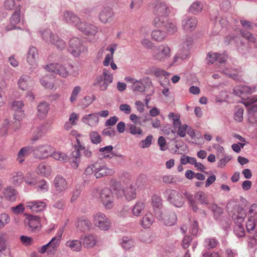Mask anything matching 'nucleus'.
Returning a JSON list of instances; mask_svg holds the SVG:
<instances>
[{
	"instance_id": "obj_1",
	"label": "nucleus",
	"mask_w": 257,
	"mask_h": 257,
	"mask_svg": "<svg viewBox=\"0 0 257 257\" xmlns=\"http://www.w3.org/2000/svg\"><path fill=\"white\" fill-rule=\"evenodd\" d=\"M171 49L166 44L156 47L153 51V59L157 62H164L171 57Z\"/></svg>"
},
{
	"instance_id": "obj_2",
	"label": "nucleus",
	"mask_w": 257,
	"mask_h": 257,
	"mask_svg": "<svg viewBox=\"0 0 257 257\" xmlns=\"http://www.w3.org/2000/svg\"><path fill=\"white\" fill-rule=\"evenodd\" d=\"M71 135L76 137L77 145H75L74 148L75 151H73L71 154V159L73 160L71 161V164L72 167L77 168L78 166L79 162V158L80 156V151L81 150H84V147L82 145L78 137H79L81 135L78 134L77 131L72 130L70 133Z\"/></svg>"
},
{
	"instance_id": "obj_3",
	"label": "nucleus",
	"mask_w": 257,
	"mask_h": 257,
	"mask_svg": "<svg viewBox=\"0 0 257 257\" xmlns=\"http://www.w3.org/2000/svg\"><path fill=\"white\" fill-rule=\"evenodd\" d=\"M41 35L45 41H49L58 49H63L65 47L64 41L60 39L57 35L52 34L49 30H44L42 32Z\"/></svg>"
},
{
	"instance_id": "obj_4",
	"label": "nucleus",
	"mask_w": 257,
	"mask_h": 257,
	"mask_svg": "<svg viewBox=\"0 0 257 257\" xmlns=\"http://www.w3.org/2000/svg\"><path fill=\"white\" fill-rule=\"evenodd\" d=\"M93 223L96 227L103 231L109 230L111 226L110 220L101 212L97 213L93 216Z\"/></svg>"
},
{
	"instance_id": "obj_5",
	"label": "nucleus",
	"mask_w": 257,
	"mask_h": 257,
	"mask_svg": "<svg viewBox=\"0 0 257 257\" xmlns=\"http://www.w3.org/2000/svg\"><path fill=\"white\" fill-rule=\"evenodd\" d=\"M45 69L48 72L57 74L62 78H66L69 75L68 69L61 63H50L46 66Z\"/></svg>"
},
{
	"instance_id": "obj_6",
	"label": "nucleus",
	"mask_w": 257,
	"mask_h": 257,
	"mask_svg": "<svg viewBox=\"0 0 257 257\" xmlns=\"http://www.w3.org/2000/svg\"><path fill=\"white\" fill-rule=\"evenodd\" d=\"M156 217L165 226H171L174 225L177 220L176 214L173 212L166 211L162 213V211H158L156 213Z\"/></svg>"
},
{
	"instance_id": "obj_7",
	"label": "nucleus",
	"mask_w": 257,
	"mask_h": 257,
	"mask_svg": "<svg viewBox=\"0 0 257 257\" xmlns=\"http://www.w3.org/2000/svg\"><path fill=\"white\" fill-rule=\"evenodd\" d=\"M86 51L83 41L77 37H73L69 41V51L74 56H78Z\"/></svg>"
},
{
	"instance_id": "obj_8",
	"label": "nucleus",
	"mask_w": 257,
	"mask_h": 257,
	"mask_svg": "<svg viewBox=\"0 0 257 257\" xmlns=\"http://www.w3.org/2000/svg\"><path fill=\"white\" fill-rule=\"evenodd\" d=\"M99 200L105 208H111L114 202V197L111 190L107 188L101 190L100 192Z\"/></svg>"
},
{
	"instance_id": "obj_9",
	"label": "nucleus",
	"mask_w": 257,
	"mask_h": 257,
	"mask_svg": "<svg viewBox=\"0 0 257 257\" xmlns=\"http://www.w3.org/2000/svg\"><path fill=\"white\" fill-rule=\"evenodd\" d=\"M34 155L39 159H45L51 156L53 152V148L48 144L39 145L34 150Z\"/></svg>"
},
{
	"instance_id": "obj_10",
	"label": "nucleus",
	"mask_w": 257,
	"mask_h": 257,
	"mask_svg": "<svg viewBox=\"0 0 257 257\" xmlns=\"http://www.w3.org/2000/svg\"><path fill=\"white\" fill-rule=\"evenodd\" d=\"M60 243V241L52 238L47 244L39 248L38 251L42 254L47 252L48 255H54L58 249Z\"/></svg>"
},
{
	"instance_id": "obj_11",
	"label": "nucleus",
	"mask_w": 257,
	"mask_h": 257,
	"mask_svg": "<svg viewBox=\"0 0 257 257\" xmlns=\"http://www.w3.org/2000/svg\"><path fill=\"white\" fill-rule=\"evenodd\" d=\"M165 194L170 202L176 207H181L184 204V199L182 195L177 191L172 189H167L166 190Z\"/></svg>"
},
{
	"instance_id": "obj_12",
	"label": "nucleus",
	"mask_w": 257,
	"mask_h": 257,
	"mask_svg": "<svg viewBox=\"0 0 257 257\" xmlns=\"http://www.w3.org/2000/svg\"><path fill=\"white\" fill-rule=\"evenodd\" d=\"M95 174H94L96 178H101L103 177L112 175L114 171L112 169L108 168L105 164L100 163H95Z\"/></svg>"
},
{
	"instance_id": "obj_13",
	"label": "nucleus",
	"mask_w": 257,
	"mask_h": 257,
	"mask_svg": "<svg viewBox=\"0 0 257 257\" xmlns=\"http://www.w3.org/2000/svg\"><path fill=\"white\" fill-rule=\"evenodd\" d=\"M207 59L212 64L217 62L219 66H222L227 61L228 56L225 53L219 54L217 53L209 52L207 54Z\"/></svg>"
},
{
	"instance_id": "obj_14",
	"label": "nucleus",
	"mask_w": 257,
	"mask_h": 257,
	"mask_svg": "<svg viewBox=\"0 0 257 257\" xmlns=\"http://www.w3.org/2000/svg\"><path fill=\"white\" fill-rule=\"evenodd\" d=\"M76 27L80 31L88 36H94L97 32V27L92 24L80 22L79 25H76Z\"/></svg>"
},
{
	"instance_id": "obj_15",
	"label": "nucleus",
	"mask_w": 257,
	"mask_h": 257,
	"mask_svg": "<svg viewBox=\"0 0 257 257\" xmlns=\"http://www.w3.org/2000/svg\"><path fill=\"white\" fill-rule=\"evenodd\" d=\"M54 186L58 193H63L68 188V182L61 176H57L54 180Z\"/></svg>"
},
{
	"instance_id": "obj_16",
	"label": "nucleus",
	"mask_w": 257,
	"mask_h": 257,
	"mask_svg": "<svg viewBox=\"0 0 257 257\" xmlns=\"http://www.w3.org/2000/svg\"><path fill=\"white\" fill-rule=\"evenodd\" d=\"M26 206L27 208L30 209L33 212H39L43 211L46 204L44 202L34 200L27 201L26 203Z\"/></svg>"
},
{
	"instance_id": "obj_17",
	"label": "nucleus",
	"mask_w": 257,
	"mask_h": 257,
	"mask_svg": "<svg viewBox=\"0 0 257 257\" xmlns=\"http://www.w3.org/2000/svg\"><path fill=\"white\" fill-rule=\"evenodd\" d=\"M169 13V7L164 2L157 4L153 9V13L155 16H168Z\"/></svg>"
},
{
	"instance_id": "obj_18",
	"label": "nucleus",
	"mask_w": 257,
	"mask_h": 257,
	"mask_svg": "<svg viewBox=\"0 0 257 257\" xmlns=\"http://www.w3.org/2000/svg\"><path fill=\"white\" fill-rule=\"evenodd\" d=\"M197 20L195 17H187L184 19L182 23L183 29L186 32H192L196 27Z\"/></svg>"
},
{
	"instance_id": "obj_19",
	"label": "nucleus",
	"mask_w": 257,
	"mask_h": 257,
	"mask_svg": "<svg viewBox=\"0 0 257 257\" xmlns=\"http://www.w3.org/2000/svg\"><path fill=\"white\" fill-rule=\"evenodd\" d=\"M82 245L85 248H89L94 246L97 242L96 236L92 234H86L80 238Z\"/></svg>"
},
{
	"instance_id": "obj_20",
	"label": "nucleus",
	"mask_w": 257,
	"mask_h": 257,
	"mask_svg": "<svg viewBox=\"0 0 257 257\" xmlns=\"http://www.w3.org/2000/svg\"><path fill=\"white\" fill-rule=\"evenodd\" d=\"M99 119L98 114L94 113L84 115L81 120L83 123L91 127H95L97 125Z\"/></svg>"
},
{
	"instance_id": "obj_21",
	"label": "nucleus",
	"mask_w": 257,
	"mask_h": 257,
	"mask_svg": "<svg viewBox=\"0 0 257 257\" xmlns=\"http://www.w3.org/2000/svg\"><path fill=\"white\" fill-rule=\"evenodd\" d=\"M113 13L110 8H104L100 13L99 18L103 23H106L112 21Z\"/></svg>"
},
{
	"instance_id": "obj_22",
	"label": "nucleus",
	"mask_w": 257,
	"mask_h": 257,
	"mask_svg": "<svg viewBox=\"0 0 257 257\" xmlns=\"http://www.w3.org/2000/svg\"><path fill=\"white\" fill-rule=\"evenodd\" d=\"M125 80L132 84V89L135 91L143 92L145 90V86L141 80H137L130 77L125 78Z\"/></svg>"
},
{
	"instance_id": "obj_23",
	"label": "nucleus",
	"mask_w": 257,
	"mask_h": 257,
	"mask_svg": "<svg viewBox=\"0 0 257 257\" xmlns=\"http://www.w3.org/2000/svg\"><path fill=\"white\" fill-rule=\"evenodd\" d=\"M32 84L31 77L27 75H23L19 79L18 85L20 89L22 90H26Z\"/></svg>"
},
{
	"instance_id": "obj_24",
	"label": "nucleus",
	"mask_w": 257,
	"mask_h": 257,
	"mask_svg": "<svg viewBox=\"0 0 257 257\" xmlns=\"http://www.w3.org/2000/svg\"><path fill=\"white\" fill-rule=\"evenodd\" d=\"M20 10L18 9L15 11L10 18V25L6 27V31H10L17 28L16 25L20 22Z\"/></svg>"
},
{
	"instance_id": "obj_25",
	"label": "nucleus",
	"mask_w": 257,
	"mask_h": 257,
	"mask_svg": "<svg viewBox=\"0 0 257 257\" xmlns=\"http://www.w3.org/2000/svg\"><path fill=\"white\" fill-rule=\"evenodd\" d=\"M3 193L6 199L11 202H14L16 200L18 192L13 187H7L4 189Z\"/></svg>"
},
{
	"instance_id": "obj_26",
	"label": "nucleus",
	"mask_w": 257,
	"mask_h": 257,
	"mask_svg": "<svg viewBox=\"0 0 257 257\" xmlns=\"http://www.w3.org/2000/svg\"><path fill=\"white\" fill-rule=\"evenodd\" d=\"M64 20L67 23L74 25H79L80 19L76 15L70 11H66L64 14Z\"/></svg>"
},
{
	"instance_id": "obj_27",
	"label": "nucleus",
	"mask_w": 257,
	"mask_h": 257,
	"mask_svg": "<svg viewBox=\"0 0 257 257\" xmlns=\"http://www.w3.org/2000/svg\"><path fill=\"white\" fill-rule=\"evenodd\" d=\"M65 245L72 251L79 252L82 249L81 241L77 239H69L66 242Z\"/></svg>"
},
{
	"instance_id": "obj_28",
	"label": "nucleus",
	"mask_w": 257,
	"mask_h": 257,
	"mask_svg": "<svg viewBox=\"0 0 257 257\" xmlns=\"http://www.w3.org/2000/svg\"><path fill=\"white\" fill-rule=\"evenodd\" d=\"M187 50L178 49L177 53L173 57V61L171 65H175L180 63L183 60L188 57Z\"/></svg>"
},
{
	"instance_id": "obj_29",
	"label": "nucleus",
	"mask_w": 257,
	"mask_h": 257,
	"mask_svg": "<svg viewBox=\"0 0 257 257\" xmlns=\"http://www.w3.org/2000/svg\"><path fill=\"white\" fill-rule=\"evenodd\" d=\"M49 110V105L47 102H41L37 106V115L39 118L46 117Z\"/></svg>"
},
{
	"instance_id": "obj_30",
	"label": "nucleus",
	"mask_w": 257,
	"mask_h": 257,
	"mask_svg": "<svg viewBox=\"0 0 257 257\" xmlns=\"http://www.w3.org/2000/svg\"><path fill=\"white\" fill-rule=\"evenodd\" d=\"M28 221L29 229L31 231H34L40 226V218L37 216L28 215L26 218Z\"/></svg>"
},
{
	"instance_id": "obj_31",
	"label": "nucleus",
	"mask_w": 257,
	"mask_h": 257,
	"mask_svg": "<svg viewBox=\"0 0 257 257\" xmlns=\"http://www.w3.org/2000/svg\"><path fill=\"white\" fill-rule=\"evenodd\" d=\"M36 171L38 174H40L45 177H48L51 175L52 169L50 166L44 163H41L36 168Z\"/></svg>"
},
{
	"instance_id": "obj_32",
	"label": "nucleus",
	"mask_w": 257,
	"mask_h": 257,
	"mask_svg": "<svg viewBox=\"0 0 257 257\" xmlns=\"http://www.w3.org/2000/svg\"><path fill=\"white\" fill-rule=\"evenodd\" d=\"M122 191L126 199L128 201L135 199L136 197V188L131 184L128 186L123 188Z\"/></svg>"
},
{
	"instance_id": "obj_33",
	"label": "nucleus",
	"mask_w": 257,
	"mask_h": 257,
	"mask_svg": "<svg viewBox=\"0 0 257 257\" xmlns=\"http://www.w3.org/2000/svg\"><path fill=\"white\" fill-rule=\"evenodd\" d=\"M33 151V147L31 146H27L22 148L18 154L17 160L20 164L22 163L25 159V158L28 157Z\"/></svg>"
},
{
	"instance_id": "obj_34",
	"label": "nucleus",
	"mask_w": 257,
	"mask_h": 257,
	"mask_svg": "<svg viewBox=\"0 0 257 257\" xmlns=\"http://www.w3.org/2000/svg\"><path fill=\"white\" fill-rule=\"evenodd\" d=\"M151 38L153 40L161 42L167 37V33L160 30H154L151 33Z\"/></svg>"
},
{
	"instance_id": "obj_35",
	"label": "nucleus",
	"mask_w": 257,
	"mask_h": 257,
	"mask_svg": "<svg viewBox=\"0 0 257 257\" xmlns=\"http://www.w3.org/2000/svg\"><path fill=\"white\" fill-rule=\"evenodd\" d=\"M38 52L35 47H31L28 53L27 61L30 65H34L36 63L38 58Z\"/></svg>"
},
{
	"instance_id": "obj_36",
	"label": "nucleus",
	"mask_w": 257,
	"mask_h": 257,
	"mask_svg": "<svg viewBox=\"0 0 257 257\" xmlns=\"http://www.w3.org/2000/svg\"><path fill=\"white\" fill-rule=\"evenodd\" d=\"M246 217V214L242 209H238L232 215V219L235 224H242Z\"/></svg>"
},
{
	"instance_id": "obj_37",
	"label": "nucleus",
	"mask_w": 257,
	"mask_h": 257,
	"mask_svg": "<svg viewBox=\"0 0 257 257\" xmlns=\"http://www.w3.org/2000/svg\"><path fill=\"white\" fill-rule=\"evenodd\" d=\"M154 218L151 213H146L141 220V225L144 228H149L153 224Z\"/></svg>"
},
{
	"instance_id": "obj_38",
	"label": "nucleus",
	"mask_w": 257,
	"mask_h": 257,
	"mask_svg": "<svg viewBox=\"0 0 257 257\" xmlns=\"http://www.w3.org/2000/svg\"><path fill=\"white\" fill-rule=\"evenodd\" d=\"M145 203L143 201H138L133 207L132 213L135 216H140L145 210Z\"/></svg>"
},
{
	"instance_id": "obj_39",
	"label": "nucleus",
	"mask_w": 257,
	"mask_h": 257,
	"mask_svg": "<svg viewBox=\"0 0 257 257\" xmlns=\"http://www.w3.org/2000/svg\"><path fill=\"white\" fill-rule=\"evenodd\" d=\"M218 244L219 242L215 237L206 238L203 242L204 246L207 249L214 248Z\"/></svg>"
},
{
	"instance_id": "obj_40",
	"label": "nucleus",
	"mask_w": 257,
	"mask_h": 257,
	"mask_svg": "<svg viewBox=\"0 0 257 257\" xmlns=\"http://www.w3.org/2000/svg\"><path fill=\"white\" fill-rule=\"evenodd\" d=\"M152 204L154 208L155 214L158 211H161L162 202L161 198L157 195H154L152 198Z\"/></svg>"
},
{
	"instance_id": "obj_41",
	"label": "nucleus",
	"mask_w": 257,
	"mask_h": 257,
	"mask_svg": "<svg viewBox=\"0 0 257 257\" xmlns=\"http://www.w3.org/2000/svg\"><path fill=\"white\" fill-rule=\"evenodd\" d=\"M167 17L155 16V18L152 22L153 25L158 28L164 27L168 21Z\"/></svg>"
},
{
	"instance_id": "obj_42",
	"label": "nucleus",
	"mask_w": 257,
	"mask_h": 257,
	"mask_svg": "<svg viewBox=\"0 0 257 257\" xmlns=\"http://www.w3.org/2000/svg\"><path fill=\"white\" fill-rule=\"evenodd\" d=\"M109 85V84L107 83V82L103 80L102 76H100L99 75L96 77L93 83V86H99V89L101 91L106 90Z\"/></svg>"
},
{
	"instance_id": "obj_43",
	"label": "nucleus",
	"mask_w": 257,
	"mask_h": 257,
	"mask_svg": "<svg viewBox=\"0 0 257 257\" xmlns=\"http://www.w3.org/2000/svg\"><path fill=\"white\" fill-rule=\"evenodd\" d=\"M234 91L236 95H240L245 93H251L254 91V89L247 86L240 85L235 87Z\"/></svg>"
},
{
	"instance_id": "obj_44",
	"label": "nucleus",
	"mask_w": 257,
	"mask_h": 257,
	"mask_svg": "<svg viewBox=\"0 0 257 257\" xmlns=\"http://www.w3.org/2000/svg\"><path fill=\"white\" fill-rule=\"evenodd\" d=\"M95 163L91 164L88 166L84 171L82 177L83 179L86 181L88 179H91L93 177V173L95 174Z\"/></svg>"
},
{
	"instance_id": "obj_45",
	"label": "nucleus",
	"mask_w": 257,
	"mask_h": 257,
	"mask_svg": "<svg viewBox=\"0 0 257 257\" xmlns=\"http://www.w3.org/2000/svg\"><path fill=\"white\" fill-rule=\"evenodd\" d=\"M91 226L90 220L87 219H80L77 222V227L82 231L88 230Z\"/></svg>"
},
{
	"instance_id": "obj_46",
	"label": "nucleus",
	"mask_w": 257,
	"mask_h": 257,
	"mask_svg": "<svg viewBox=\"0 0 257 257\" xmlns=\"http://www.w3.org/2000/svg\"><path fill=\"white\" fill-rule=\"evenodd\" d=\"M203 8V4L200 2H194L190 7L189 11L193 14H197L200 13Z\"/></svg>"
},
{
	"instance_id": "obj_47",
	"label": "nucleus",
	"mask_w": 257,
	"mask_h": 257,
	"mask_svg": "<svg viewBox=\"0 0 257 257\" xmlns=\"http://www.w3.org/2000/svg\"><path fill=\"white\" fill-rule=\"evenodd\" d=\"M52 156L54 159L57 161L66 162L68 160V157L65 154L59 151H54L53 149V152L52 153Z\"/></svg>"
},
{
	"instance_id": "obj_48",
	"label": "nucleus",
	"mask_w": 257,
	"mask_h": 257,
	"mask_svg": "<svg viewBox=\"0 0 257 257\" xmlns=\"http://www.w3.org/2000/svg\"><path fill=\"white\" fill-rule=\"evenodd\" d=\"M12 182L15 185H19L24 179V177L22 172H15L13 174Z\"/></svg>"
},
{
	"instance_id": "obj_49",
	"label": "nucleus",
	"mask_w": 257,
	"mask_h": 257,
	"mask_svg": "<svg viewBox=\"0 0 257 257\" xmlns=\"http://www.w3.org/2000/svg\"><path fill=\"white\" fill-rule=\"evenodd\" d=\"M134 240L131 237L124 236L122 239L121 245L125 249H129L134 246Z\"/></svg>"
},
{
	"instance_id": "obj_50",
	"label": "nucleus",
	"mask_w": 257,
	"mask_h": 257,
	"mask_svg": "<svg viewBox=\"0 0 257 257\" xmlns=\"http://www.w3.org/2000/svg\"><path fill=\"white\" fill-rule=\"evenodd\" d=\"M193 39L191 37L187 38L179 46V49L183 50H187V54H189V50L193 44Z\"/></svg>"
},
{
	"instance_id": "obj_51",
	"label": "nucleus",
	"mask_w": 257,
	"mask_h": 257,
	"mask_svg": "<svg viewBox=\"0 0 257 257\" xmlns=\"http://www.w3.org/2000/svg\"><path fill=\"white\" fill-rule=\"evenodd\" d=\"M44 128L43 126L37 127L35 131L31 140L33 141H36L40 139L44 134Z\"/></svg>"
},
{
	"instance_id": "obj_52",
	"label": "nucleus",
	"mask_w": 257,
	"mask_h": 257,
	"mask_svg": "<svg viewBox=\"0 0 257 257\" xmlns=\"http://www.w3.org/2000/svg\"><path fill=\"white\" fill-rule=\"evenodd\" d=\"M91 142L94 144H98L101 142L102 139L100 135L95 131L91 132L89 134Z\"/></svg>"
},
{
	"instance_id": "obj_53",
	"label": "nucleus",
	"mask_w": 257,
	"mask_h": 257,
	"mask_svg": "<svg viewBox=\"0 0 257 257\" xmlns=\"http://www.w3.org/2000/svg\"><path fill=\"white\" fill-rule=\"evenodd\" d=\"M168 117L173 120V124L174 128H176L178 125L181 124V121L180 120V114L170 112L168 115Z\"/></svg>"
},
{
	"instance_id": "obj_54",
	"label": "nucleus",
	"mask_w": 257,
	"mask_h": 257,
	"mask_svg": "<svg viewBox=\"0 0 257 257\" xmlns=\"http://www.w3.org/2000/svg\"><path fill=\"white\" fill-rule=\"evenodd\" d=\"M164 27L166 28L168 34L171 35L175 33L177 30L176 24L171 21L168 20Z\"/></svg>"
},
{
	"instance_id": "obj_55",
	"label": "nucleus",
	"mask_w": 257,
	"mask_h": 257,
	"mask_svg": "<svg viewBox=\"0 0 257 257\" xmlns=\"http://www.w3.org/2000/svg\"><path fill=\"white\" fill-rule=\"evenodd\" d=\"M195 198L201 204H208L207 197L205 194L202 191L198 192L195 195Z\"/></svg>"
},
{
	"instance_id": "obj_56",
	"label": "nucleus",
	"mask_w": 257,
	"mask_h": 257,
	"mask_svg": "<svg viewBox=\"0 0 257 257\" xmlns=\"http://www.w3.org/2000/svg\"><path fill=\"white\" fill-rule=\"evenodd\" d=\"M100 76H102L103 80L107 82L109 84L112 83L113 80V75L110 72L106 69L103 70V72Z\"/></svg>"
},
{
	"instance_id": "obj_57",
	"label": "nucleus",
	"mask_w": 257,
	"mask_h": 257,
	"mask_svg": "<svg viewBox=\"0 0 257 257\" xmlns=\"http://www.w3.org/2000/svg\"><path fill=\"white\" fill-rule=\"evenodd\" d=\"M234 232L238 237L244 236L245 231L243 225L241 224H235L234 228Z\"/></svg>"
},
{
	"instance_id": "obj_58",
	"label": "nucleus",
	"mask_w": 257,
	"mask_h": 257,
	"mask_svg": "<svg viewBox=\"0 0 257 257\" xmlns=\"http://www.w3.org/2000/svg\"><path fill=\"white\" fill-rule=\"evenodd\" d=\"M209 208L212 210L216 218H218L223 213V209L216 204H210Z\"/></svg>"
},
{
	"instance_id": "obj_59",
	"label": "nucleus",
	"mask_w": 257,
	"mask_h": 257,
	"mask_svg": "<svg viewBox=\"0 0 257 257\" xmlns=\"http://www.w3.org/2000/svg\"><path fill=\"white\" fill-rule=\"evenodd\" d=\"M81 91V87L79 86H76L74 87L71 94L70 101L73 103L75 102L77 98V96Z\"/></svg>"
},
{
	"instance_id": "obj_60",
	"label": "nucleus",
	"mask_w": 257,
	"mask_h": 257,
	"mask_svg": "<svg viewBox=\"0 0 257 257\" xmlns=\"http://www.w3.org/2000/svg\"><path fill=\"white\" fill-rule=\"evenodd\" d=\"M113 147L112 146L109 145L105 147L101 148L99 149V152L103 153L104 157L108 158L112 157V154L111 152L113 150Z\"/></svg>"
},
{
	"instance_id": "obj_61",
	"label": "nucleus",
	"mask_w": 257,
	"mask_h": 257,
	"mask_svg": "<svg viewBox=\"0 0 257 257\" xmlns=\"http://www.w3.org/2000/svg\"><path fill=\"white\" fill-rule=\"evenodd\" d=\"M219 71L234 80H238L239 79L238 76L239 72L237 70H235V72L233 73H230L228 69L224 70L221 69Z\"/></svg>"
},
{
	"instance_id": "obj_62",
	"label": "nucleus",
	"mask_w": 257,
	"mask_h": 257,
	"mask_svg": "<svg viewBox=\"0 0 257 257\" xmlns=\"http://www.w3.org/2000/svg\"><path fill=\"white\" fill-rule=\"evenodd\" d=\"M94 100H95L94 97L92 98L90 96H86L82 99L81 105L83 108H85L90 105Z\"/></svg>"
},
{
	"instance_id": "obj_63",
	"label": "nucleus",
	"mask_w": 257,
	"mask_h": 257,
	"mask_svg": "<svg viewBox=\"0 0 257 257\" xmlns=\"http://www.w3.org/2000/svg\"><path fill=\"white\" fill-rule=\"evenodd\" d=\"M255 226V220L252 215H250L246 223V227L247 231L249 232L254 229Z\"/></svg>"
},
{
	"instance_id": "obj_64",
	"label": "nucleus",
	"mask_w": 257,
	"mask_h": 257,
	"mask_svg": "<svg viewBox=\"0 0 257 257\" xmlns=\"http://www.w3.org/2000/svg\"><path fill=\"white\" fill-rule=\"evenodd\" d=\"M24 106V103L22 100L15 101L12 103V109L15 111L22 110V108Z\"/></svg>"
}]
</instances>
